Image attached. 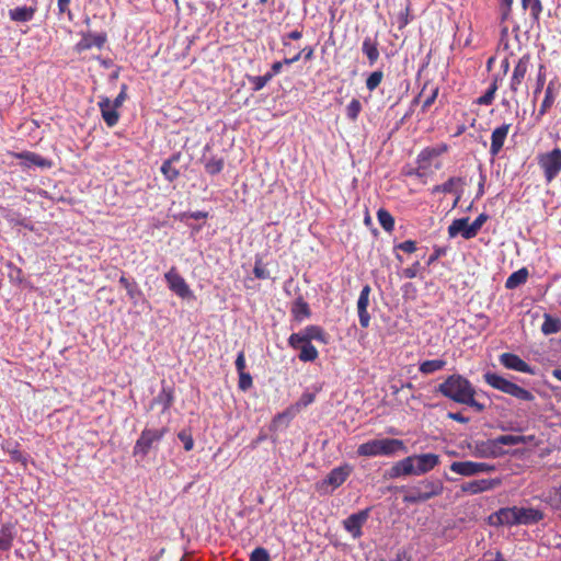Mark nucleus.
<instances>
[{
    "label": "nucleus",
    "mask_w": 561,
    "mask_h": 561,
    "mask_svg": "<svg viewBox=\"0 0 561 561\" xmlns=\"http://www.w3.org/2000/svg\"><path fill=\"white\" fill-rule=\"evenodd\" d=\"M436 391L458 404L472 408L477 412L485 410V405L476 400L474 386L462 375L453 374L448 376L437 386Z\"/></svg>",
    "instance_id": "nucleus-1"
},
{
    "label": "nucleus",
    "mask_w": 561,
    "mask_h": 561,
    "mask_svg": "<svg viewBox=\"0 0 561 561\" xmlns=\"http://www.w3.org/2000/svg\"><path fill=\"white\" fill-rule=\"evenodd\" d=\"M408 448L403 440L398 438L371 439L363 443L357 448L358 456H394L398 453H407Z\"/></svg>",
    "instance_id": "nucleus-2"
},
{
    "label": "nucleus",
    "mask_w": 561,
    "mask_h": 561,
    "mask_svg": "<svg viewBox=\"0 0 561 561\" xmlns=\"http://www.w3.org/2000/svg\"><path fill=\"white\" fill-rule=\"evenodd\" d=\"M483 379L493 389H496L505 394H508L519 401L531 402L535 400V396L531 391L518 386L517 383L495 373H485L483 375Z\"/></svg>",
    "instance_id": "nucleus-3"
},
{
    "label": "nucleus",
    "mask_w": 561,
    "mask_h": 561,
    "mask_svg": "<svg viewBox=\"0 0 561 561\" xmlns=\"http://www.w3.org/2000/svg\"><path fill=\"white\" fill-rule=\"evenodd\" d=\"M444 485L440 480H423L416 485L410 488L403 495V502L407 504H417L426 502L443 493Z\"/></svg>",
    "instance_id": "nucleus-4"
},
{
    "label": "nucleus",
    "mask_w": 561,
    "mask_h": 561,
    "mask_svg": "<svg viewBox=\"0 0 561 561\" xmlns=\"http://www.w3.org/2000/svg\"><path fill=\"white\" fill-rule=\"evenodd\" d=\"M531 68V56L529 54L523 55L516 61L512 76L510 78V91L512 98H515L519 92L527 94L528 87L526 83V77Z\"/></svg>",
    "instance_id": "nucleus-5"
},
{
    "label": "nucleus",
    "mask_w": 561,
    "mask_h": 561,
    "mask_svg": "<svg viewBox=\"0 0 561 561\" xmlns=\"http://www.w3.org/2000/svg\"><path fill=\"white\" fill-rule=\"evenodd\" d=\"M537 162L543 173L546 183H551L561 172V149L553 148L550 151L539 153Z\"/></svg>",
    "instance_id": "nucleus-6"
},
{
    "label": "nucleus",
    "mask_w": 561,
    "mask_h": 561,
    "mask_svg": "<svg viewBox=\"0 0 561 561\" xmlns=\"http://www.w3.org/2000/svg\"><path fill=\"white\" fill-rule=\"evenodd\" d=\"M168 433V427L144 428L139 438L136 440L133 455L140 456L142 459L149 454L154 444L159 443Z\"/></svg>",
    "instance_id": "nucleus-7"
},
{
    "label": "nucleus",
    "mask_w": 561,
    "mask_h": 561,
    "mask_svg": "<svg viewBox=\"0 0 561 561\" xmlns=\"http://www.w3.org/2000/svg\"><path fill=\"white\" fill-rule=\"evenodd\" d=\"M412 465V476H422L433 470L439 463V456L433 453L409 456Z\"/></svg>",
    "instance_id": "nucleus-8"
},
{
    "label": "nucleus",
    "mask_w": 561,
    "mask_h": 561,
    "mask_svg": "<svg viewBox=\"0 0 561 561\" xmlns=\"http://www.w3.org/2000/svg\"><path fill=\"white\" fill-rule=\"evenodd\" d=\"M164 279L168 284L170 290H172L175 295L181 298H190L193 296V293L185 282V279L180 275L175 266H172L165 274Z\"/></svg>",
    "instance_id": "nucleus-9"
},
{
    "label": "nucleus",
    "mask_w": 561,
    "mask_h": 561,
    "mask_svg": "<svg viewBox=\"0 0 561 561\" xmlns=\"http://www.w3.org/2000/svg\"><path fill=\"white\" fill-rule=\"evenodd\" d=\"M352 466L345 463L333 468L325 479L318 483V489L322 490L324 486H331L332 490L341 486L352 473Z\"/></svg>",
    "instance_id": "nucleus-10"
},
{
    "label": "nucleus",
    "mask_w": 561,
    "mask_h": 561,
    "mask_svg": "<svg viewBox=\"0 0 561 561\" xmlns=\"http://www.w3.org/2000/svg\"><path fill=\"white\" fill-rule=\"evenodd\" d=\"M447 150L448 146L446 144L426 147L417 154L416 164H419L422 170L426 171L427 174H432L433 160L447 152Z\"/></svg>",
    "instance_id": "nucleus-11"
},
{
    "label": "nucleus",
    "mask_w": 561,
    "mask_h": 561,
    "mask_svg": "<svg viewBox=\"0 0 561 561\" xmlns=\"http://www.w3.org/2000/svg\"><path fill=\"white\" fill-rule=\"evenodd\" d=\"M370 508H365L357 513L350 515L343 520L344 529L352 535L353 538H359L362 536V527L369 517Z\"/></svg>",
    "instance_id": "nucleus-12"
},
{
    "label": "nucleus",
    "mask_w": 561,
    "mask_h": 561,
    "mask_svg": "<svg viewBox=\"0 0 561 561\" xmlns=\"http://www.w3.org/2000/svg\"><path fill=\"white\" fill-rule=\"evenodd\" d=\"M499 362L506 369L515 370L518 373H525V374H529V375H535L534 367H531L528 363H526L517 354L503 353L499 356Z\"/></svg>",
    "instance_id": "nucleus-13"
},
{
    "label": "nucleus",
    "mask_w": 561,
    "mask_h": 561,
    "mask_svg": "<svg viewBox=\"0 0 561 561\" xmlns=\"http://www.w3.org/2000/svg\"><path fill=\"white\" fill-rule=\"evenodd\" d=\"M489 524L492 526H515L517 525L516 506L503 507L489 516Z\"/></svg>",
    "instance_id": "nucleus-14"
},
{
    "label": "nucleus",
    "mask_w": 561,
    "mask_h": 561,
    "mask_svg": "<svg viewBox=\"0 0 561 561\" xmlns=\"http://www.w3.org/2000/svg\"><path fill=\"white\" fill-rule=\"evenodd\" d=\"M371 288L369 285H365L360 293L357 300V312H358V320L359 324L363 329H366L370 324V314L368 313V305H369V296H370Z\"/></svg>",
    "instance_id": "nucleus-15"
},
{
    "label": "nucleus",
    "mask_w": 561,
    "mask_h": 561,
    "mask_svg": "<svg viewBox=\"0 0 561 561\" xmlns=\"http://www.w3.org/2000/svg\"><path fill=\"white\" fill-rule=\"evenodd\" d=\"M505 454L504 449H500L495 439H486L476 442L474 455L482 458H497Z\"/></svg>",
    "instance_id": "nucleus-16"
},
{
    "label": "nucleus",
    "mask_w": 561,
    "mask_h": 561,
    "mask_svg": "<svg viewBox=\"0 0 561 561\" xmlns=\"http://www.w3.org/2000/svg\"><path fill=\"white\" fill-rule=\"evenodd\" d=\"M461 234L463 239L470 240L477 236L473 228L469 225V218H458L453 220V222L448 226V236L449 238H455L456 236Z\"/></svg>",
    "instance_id": "nucleus-17"
},
{
    "label": "nucleus",
    "mask_w": 561,
    "mask_h": 561,
    "mask_svg": "<svg viewBox=\"0 0 561 561\" xmlns=\"http://www.w3.org/2000/svg\"><path fill=\"white\" fill-rule=\"evenodd\" d=\"M98 105L105 124L108 127H114L119 119V113L117 111L118 106H115V104H113L112 101L106 96L101 98Z\"/></svg>",
    "instance_id": "nucleus-18"
},
{
    "label": "nucleus",
    "mask_w": 561,
    "mask_h": 561,
    "mask_svg": "<svg viewBox=\"0 0 561 561\" xmlns=\"http://www.w3.org/2000/svg\"><path fill=\"white\" fill-rule=\"evenodd\" d=\"M511 129V124H503L496 127L491 134L490 154L495 158L502 150Z\"/></svg>",
    "instance_id": "nucleus-19"
},
{
    "label": "nucleus",
    "mask_w": 561,
    "mask_h": 561,
    "mask_svg": "<svg viewBox=\"0 0 561 561\" xmlns=\"http://www.w3.org/2000/svg\"><path fill=\"white\" fill-rule=\"evenodd\" d=\"M500 484V480L495 479H480L472 480L461 485V491L468 494H479L484 491L494 489Z\"/></svg>",
    "instance_id": "nucleus-20"
},
{
    "label": "nucleus",
    "mask_w": 561,
    "mask_h": 561,
    "mask_svg": "<svg viewBox=\"0 0 561 561\" xmlns=\"http://www.w3.org/2000/svg\"><path fill=\"white\" fill-rule=\"evenodd\" d=\"M174 402V389L171 386H165L162 382V388L158 396L150 402L149 409L152 410L156 405H161V413H165L170 410Z\"/></svg>",
    "instance_id": "nucleus-21"
},
{
    "label": "nucleus",
    "mask_w": 561,
    "mask_h": 561,
    "mask_svg": "<svg viewBox=\"0 0 561 561\" xmlns=\"http://www.w3.org/2000/svg\"><path fill=\"white\" fill-rule=\"evenodd\" d=\"M463 184L465 183H463L462 178L451 176L445 183L433 186L431 190V193L433 195L438 194V193H444V194L455 193V194H457V198L455 201V205H456L458 203V201L460 198V194H461V190H458V187H461Z\"/></svg>",
    "instance_id": "nucleus-22"
},
{
    "label": "nucleus",
    "mask_w": 561,
    "mask_h": 561,
    "mask_svg": "<svg viewBox=\"0 0 561 561\" xmlns=\"http://www.w3.org/2000/svg\"><path fill=\"white\" fill-rule=\"evenodd\" d=\"M14 157L19 160H23V165L26 168H31L33 165L39 167L42 169H48L51 167V161L42 157L41 154L32 151H23L15 153Z\"/></svg>",
    "instance_id": "nucleus-23"
},
{
    "label": "nucleus",
    "mask_w": 561,
    "mask_h": 561,
    "mask_svg": "<svg viewBox=\"0 0 561 561\" xmlns=\"http://www.w3.org/2000/svg\"><path fill=\"white\" fill-rule=\"evenodd\" d=\"M517 525H533L543 519V513L533 507L516 506Z\"/></svg>",
    "instance_id": "nucleus-24"
},
{
    "label": "nucleus",
    "mask_w": 561,
    "mask_h": 561,
    "mask_svg": "<svg viewBox=\"0 0 561 561\" xmlns=\"http://www.w3.org/2000/svg\"><path fill=\"white\" fill-rule=\"evenodd\" d=\"M106 42L105 34H88L84 35L83 38L77 44V49L79 51L90 49L92 47L102 48Z\"/></svg>",
    "instance_id": "nucleus-25"
},
{
    "label": "nucleus",
    "mask_w": 561,
    "mask_h": 561,
    "mask_svg": "<svg viewBox=\"0 0 561 561\" xmlns=\"http://www.w3.org/2000/svg\"><path fill=\"white\" fill-rule=\"evenodd\" d=\"M290 312L295 320L302 321L311 316L310 307L304 297L299 296L293 302Z\"/></svg>",
    "instance_id": "nucleus-26"
},
{
    "label": "nucleus",
    "mask_w": 561,
    "mask_h": 561,
    "mask_svg": "<svg viewBox=\"0 0 561 561\" xmlns=\"http://www.w3.org/2000/svg\"><path fill=\"white\" fill-rule=\"evenodd\" d=\"M36 12L35 7H16L9 10V18L13 22H28L33 20Z\"/></svg>",
    "instance_id": "nucleus-27"
},
{
    "label": "nucleus",
    "mask_w": 561,
    "mask_h": 561,
    "mask_svg": "<svg viewBox=\"0 0 561 561\" xmlns=\"http://www.w3.org/2000/svg\"><path fill=\"white\" fill-rule=\"evenodd\" d=\"M15 531L12 524H2L0 527V551H9L13 545Z\"/></svg>",
    "instance_id": "nucleus-28"
},
{
    "label": "nucleus",
    "mask_w": 561,
    "mask_h": 561,
    "mask_svg": "<svg viewBox=\"0 0 561 561\" xmlns=\"http://www.w3.org/2000/svg\"><path fill=\"white\" fill-rule=\"evenodd\" d=\"M362 51L367 57L369 65H375L379 58L377 41L369 36L365 37L362 44Z\"/></svg>",
    "instance_id": "nucleus-29"
},
{
    "label": "nucleus",
    "mask_w": 561,
    "mask_h": 561,
    "mask_svg": "<svg viewBox=\"0 0 561 561\" xmlns=\"http://www.w3.org/2000/svg\"><path fill=\"white\" fill-rule=\"evenodd\" d=\"M556 101V94H554V83L552 81L549 82V84L546 88L543 100L540 104L537 119L541 118L543 115L548 113V111L552 107L553 103Z\"/></svg>",
    "instance_id": "nucleus-30"
},
{
    "label": "nucleus",
    "mask_w": 561,
    "mask_h": 561,
    "mask_svg": "<svg viewBox=\"0 0 561 561\" xmlns=\"http://www.w3.org/2000/svg\"><path fill=\"white\" fill-rule=\"evenodd\" d=\"M450 470L457 474L471 477L477 473V462L474 461H455L450 465Z\"/></svg>",
    "instance_id": "nucleus-31"
},
{
    "label": "nucleus",
    "mask_w": 561,
    "mask_h": 561,
    "mask_svg": "<svg viewBox=\"0 0 561 561\" xmlns=\"http://www.w3.org/2000/svg\"><path fill=\"white\" fill-rule=\"evenodd\" d=\"M412 465L409 456L396 462L390 469L391 478L412 476Z\"/></svg>",
    "instance_id": "nucleus-32"
},
{
    "label": "nucleus",
    "mask_w": 561,
    "mask_h": 561,
    "mask_svg": "<svg viewBox=\"0 0 561 561\" xmlns=\"http://www.w3.org/2000/svg\"><path fill=\"white\" fill-rule=\"evenodd\" d=\"M204 168L209 175L219 174L225 167V160L221 157L211 156L210 158H203Z\"/></svg>",
    "instance_id": "nucleus-33"
},
{
    "label": "nucleus",
    "mask_w": 561,
    "mask_h": 561,
    "mask_svg": "<svg viewBox=\"0 0 561 561\" xmlns=\"http://www.w3.org/2000/svg\"><path fill=\"white\" fill-rule=\"evenodd\" d=\"M528 271L526 267H522L518 271L512 273L505 282V287L507 289H514L527 282Z\"/></svg>",
    "instance_id": "nucleus-34"
},
{
    "label": "nucleus",
    "mask_w": 561,
    "mask_h": 561,
    "mask_svg": "<svg viewBox=\"0 0 561 561\" xmlns=\"http://www.w3.org/2000/svg\"><path fill=\"white\" fill-rule=\"evenodd\" d=\"M179 158L180 156L179 154H174L172 156L171 158H169L168 160H165L162 165H161V173L164 175V178L170 181V182H173L174 180H176L180 175V172L176 168L173 167V163L179 161Z\"/></svg>",
    "instance_id": "nucleus-35"
},
{
    "label": "nucleus",
    "mask_w": 561,
    "mask_h": 561,
    "mask_svg": "<svg viewBox=\"0 0 561 561\" xmlns=\"http://www.w3.org/2000/svg\"><path fill=\"white\" fill-rule=\"evenodd\" d=\"M308 343H311L312 340L319 341L321 343H328V334L319 325H308L302 330Z\"/></svg>",
    "instance_id": "nucleus-36"
},
{
    "label": "nucleus",
    "mask_w": 561,
    "mask_h": 561,
    "mask_svg": "<svg viewBox=\"0 0 561 561\" xmlns=\"http://www.w3.org/2000/svg\"><path fill=\"white\" fill-rule=\"evenodd\" d=\"M118 282L126 289L127 296L130 300L136 302L137 298L142 295L137 283L135 280H130L125 275H122Z\"/></svg>",
    "instance_id": "nucleus-37"
},
{
    "label": "nucleus",
    "mask_w": 561,
    "mask_h": 561,
    "mask_svg": "<svg viewBox=\"0 0 561 561\" xmlns=\"http://www.w3.org/2000/svg\"><path fill=\"white\" fill-rule=\"evenodd\" d=\"M446 364L447 363L444 359L424 360L423 363L420 364L419 370L424 375H430L438 370H442L446 366Z\"/></svg>",
    "instance_id": "nucleus-38"
},
{
    "label": "nucleus",
    "mask_w": 561,
    "mask_h": 561,
    "mask_svg": "<svg viewBox=\"0 0 561 561\" xmlns=\"http://www.w3.org/2000/svg\"><path fill=\"white\" fill-rule=\"evenodd\" d=\"M377 219L382 229L387 232H391L394 229V218L393 216L385 208H380L377 211Z\"/></svg>",
    "instance_id": "nucleus-39"
},
{
    "label": "nucleus",
    "mask_w": 561,
    "mask_h": 561,
    "mask_svg": "<svg viewBox=\"0 0 561 561\" xmlns=\"http://www.w3.org/2000/svg\"><path fill=\"white\" fill-rule=\"evenodd\" d=\"M561 330V321L557 318L551 317L550 314H545V320L541 325V331L543 334L549 335L557 333Z\"/></svg>",
    "instance_id": "nucleus-40"
},
{
    "label": "nucleus",
    "mask_w": 561,
    "mask_h": 561,
    "mask_svg": "<svg viewBox=\"0 0 561 561\" xmlns=\"http://www.w3.org/2000/svg\"><path fill=\"white\" fill-rule=\"evenodd\" d=\"M318 356L319 352L311 343H305L301 345L298 356L301 362H314Z\"/></svg>",
    "instance_id": "nucleus-41"
},
{
    "label": "nucleus",
    "mask_w": 561,
    "mask_h": 561,
    "mask_svg": "<svg viewBox=\"0 0 561 561\" xmlns=\"http://www.w3.org/2000/svg\"><path fill=\"white\" fill-rule=\"evenodd\" d=\"M497 91V82L494 80L483 95L479 96L476 100V103L479 105H490L494 101L495 92Z\"/></svg>",
    "instance_id": "nucleus-42"
},
{
    "label": "nucleus",
    "mask_w": 561,
    "mask_h": 561,
    "mask_svg": "<svg viewBox=\"0 0 561 561\" xmlns=\"http://www.w3.org/2000/svg\"><path fill=\"white\" fill-rule=\"evenodd\" d=\"M522 7L524 10H529L530 15L538 20L542 12V4L540 0H522Z\"/></svg>",
    "instance_id": "nucleus-43"
},
{
    "label": "nucleus",
    "mask_w": 561,
    "mask_h": 561,
    "mask_svg": "<svg viewBox=\"0 0 561 561\" xmlns=\"http://www.w3.org/2000/svg\"><path fill=\"white\" fill-rule=\"evenodd\" d=\"M494 439H495L496 445L500 447V449H503V446H514V445H517L523 442L522 436H516V435H511V434L501 435Z\"/></svg>",
    "instance_id": "nucleus-44"
},
{
    "label": "nucleus",
    "mask_w": 561,
    "mask_h": 561,
    "mask_svg": "<svg viewBox=\"0 0 561 561\" xmlns=\"http://www.w3.org/2000/svg\"><path fill=\"white\" fill-rule=\"evenodd\" d=\"M362 103L358 99H353L348 105L346 106V117L352 121L356 122L359 113L362 112Z\"/></svg>",
    "instance_id": "nucleus-45"
},
{
    "label": "nucleus",
    "mask_w": 561,
    "mask_h": 561,
    "mask_svg": "<svg viewBox=\"0 0 561 561\" xmlns=\"http://www.w3.org/2000/svg\"><path fill=\"white\" fill-rule=\"evenodd\" d=\"M383 79V72L381 70H376L371 72L366 79V88L369 92L375 91L378 85L381 83Z\"/></svg>",
    "instance_id": "nucleus-46"
},
{
    "label": "nucleus",
    "mask_w": 561,
    "mask_h": 561,
    "mask_svg": "<svg viewBox=\"0 0 561 561\" xmlns=\"http://www.w3.org/2000/svg\"><path fill=\"white\" fill-rule=\"evenodd\" d=\"M271 80V75L267 73L264 76L249 77V81L252 84V90L255 92L262 90Z\"/></svg>",
    "instance_id": "nucleus-47"
},
{
    "label": "nucleus",
    "mask_w": 561,
    "mask_h": 561,
    "mask_svg": "<svg viewBox=\"0 0 561 561\" xmlns=\"http://www.w3.org/2000/svg\"><path fill=\"white\" fill-rule=\"evenodd\" d=\"M250 561H271V557L265 548L257 547L251 552Z\"/></svg>",
    "instance_id": "nucleus-48"
},
{
    "label": "nucleus",
    "mask_w": 561,
    "mask_h": 561,
    "mask_svg": "<svg viewBox=\"0 0 561 561\" xmlns=\"http://www.w3.org/2000/svg\"><path fill=\"white\" fill-rule=\"evenodd\" d=\"M305 343H308V341L302 331L290 334L288 339V344L293 348H300Z\"/></svg>",
    "instance_id": "nucleus-49"
},
{
    "label": "nucleus",
    "mask_w": 561,
    "mask_h": 561,
    "mask_svg": "<svg viewBox=\"0 0 561 561\" xmlns=\"http://www.w3.org/2000/svg\"><path fill=\"white\" fill-rule=\"evenodd\" d=\"M439 88L437 85H432L430 94L425 98L422 104V111L425 113L432 104H434L437 99Z\"/></svg>",
    "instance_id": "nucleus-50"
},
{
    "label": "nucleus",
    "mask_w": 561,
    "mask_h": 561,
    "mask_svg": "<svg viewBox=\"0 0 561 561\" xmlns=\"http://www.w3.org/2000/svg\"><path fill=\"white\" fill-rule=\"evenodd\" d=\"M239 375V381L238 387L241 391H247L253 386V379L252 376L249 373H240Z\"/></svg>",
    "instance_id": "nucleus-51"
},
{
    "label": "nucleus",
    "mask_w": 561,
    "mask_h": 561,
    "mask_svg": "<svg viewBox=\"0 0 561 561\" xmlns=\"http://www.w3.org/2000/svg\"><path fill=\"white\" fill-rule=\"evenodd\" d=\"M178 437L183 443L184 449L186 451H190V450L193 449V447H194V439H193L192 434L188 431H186V430L181 431L178 434Z\"/></svg>",
    "instance_id": "nucleus-52"
},
{
    "label": "nucleus",
    "mask_w": 561,
    "mask_h": 561,
    "mask_svg": "<svg viewBox=\"0 0 561 561\" xmlns=\"http://www.w3.org/2000/svg\"><path fill=\"white\" fill-rule=\"evenodd\" d=\"M545 81H546L545 66L540 65L538 68L537 82H536V88L534 91L535 95H538L541 92V90L545 85Z\"/></svg>",
    "instance_id": "nucleus-53"
},
{
    "label": "nucleus",
    "mask_w": 561,
    "mask_h": 561,
    "mask_svg": "<svg viewBox=\"0 0 561 561\" xmlns=\"http://www.w3.org/2000/svg\"><path fill=\"white\" fill-rule=\"evenodd\" d=\"M416 249V242L413 240H405L394 245V250H401L405 253H414Z\"/></svg>",
    "instance_id": "nucleus-54"
},
{
    "label": "nucleus",
    "mask_w": 561,
    "mask_h": 561,
    "mask_svg": "<svg viewBox=\"0 0 561 561\" xmlns=\"http://www.w3.org/2000/svg\"><path fill=\"white\" fill-rule=\"evenodd\" d=\"M253 274L259 279H267L270 278L268 271L263 266L262 262L259 260L254 264Z\"/></svg>",
    "instance_id": "nucleus-55"
},
{
    "label": "nucleus",
    "mask_w": 561,
    "mask_h": 561,
    "mask_svg": "<svg viewBox=\"0 0 561 561\" xmlns=\"http://www.w3.org/2000/svg\"><path fill=\"white\" fill-rule=\"evenodd\" d=\"M8 453L11 457V459L15 462H21L23 465L26 463V457L25 455L18 448V446L13 448H8Z\"/></svg>",
    "instance_id": "nucleus-56"
},
{
    "label": "nucleus",
    "mask_w": 561,
    "mask_h": 561,
    "mask_svg": "<svg viewBox=\"0 0 561 561\" xmlns=\"http://www.w3.org/2000/svg\"><path fill=\"white\" fill-rule=\"evenodd\" d=\"M513 0H502L501 3V20L506 21L511 16Z\"/></svg>",
    "instance_id": "nucleus-57"
},
{
    "label": "nucleus",
    "mask_w": 561,
    "mask_h": 561,
    "mask_svg": "<svg viewBox=\"0 0 561 561\" xmlns=\"http://www.w3.org/2000/svg\"><path fill=\"white\" fill-rule=\"evenodd\" d=\"M70 1L71 0H57V7H58L59 14L66 13L68 15V19L71 21L72 12L69 9Z\"/></svg>",
    "instance_id": "nucleus-58"
},
{
    "label": "nucleus",
    "mask_w": 561,
    "mask_h": 561,
    "mask_svg": "<svg viewBox=\"0 0 561 561\" xmlns=\"http://www.w3.org/2000/svg\"><path fill=\"white\" fill-rule=\"evenodd\" d=\"M489 216L485 213L480 214L470 226L473 228L476 233L478 234L482 226L486 222Z\"/></svg>",
    "instance_id": "nucleus-59"
},
{
    "label": "nucleus",
    "mask_w": 561,
    "mask_h": 561,
    "mask_svg": "<svg viewBox=\"0 0 561 561\" xmlns=\"http://www.w3.org/2000/svg\"><path fill=\"white\" fill-rule=\"evenodd\" d=\"M446 254V249L440 247H435L433 253L430 255L427 260V265H432L434 262H436L439 257L444 256Z\"/></svg>",
    "instance_id": "nucleus-60"
},
{
    "label": "nucleus",
    "mask_w": 561,
    "mask_h": 561,
    "mask_svg": "<svg viewBox=\"0 0 561 561\" xmlns=\"http://www.w3.org/2000/svg\"><path fill=\"white\" fill-rule=\"evenodd\" d=\"M419 268H420V262L416 261L411 266L403 270L404 277L410 278V279L416 277Z\"/></svg>",
    "instance_id": "nucleus-61"
},
{
    "label": "nucleus",
    "mask_w": 561,
    "mask_h": 561,
    "mask_svg": "<svg viewBox=\"0 0 561 561\" xmlns=\"http://www.w3.org/2000/svg\"><path fill=\"white\" fill-rule=\"evenodd\" d=\"M405 175L407 176H415V178H419V179L423 180L428 174H427L426 171L422 170L421 167L417 164L416 168H411L408 171H405Z\"/></svg>",
    "instance_id": "nucleus-62"
},
{
    "label": "nucleus",
    "mask_w": 561,
    "mask_h": 561,
    "mask_svg": "<svg viewBox=\"0 0 561 561\" xmlns=\"http://www.w3.org/2000/svg\"><path fill=\"white\" fill-rule=\"evenodd\" d=\"M236 369L238 374L245 373V355L243 351L239 352L237 355Z\"/></svg>",
    "instance_id": "nucleus-63"
},
{
    "label": "nucleus",
    "mask_w": 561,
    "mask_h": 561,
    "mask_svg": "<svg viewBox=\"0 0 561 561\" xmlns=\"http://www.w3.org/2000/svg\"><path fill=\"white\" fill-rule=\"evenodd\" d=\"M551 502L556 508L561 510V484L554 489L551 495Z\"/></svg>",
    "instance_id": "nucleus-64"
}]
</instances>
